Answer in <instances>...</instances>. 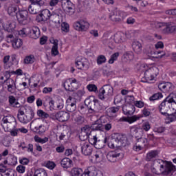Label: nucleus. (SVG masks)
Here are the masks:
<instances>
[{
    "label": "nucleus",
    "instance_id": "1",
    "mask_svg": "<svg viewBox=\"0 0 176 176\" xmlns=\"http://www.w3.org/2000/svg\"><path fill=\"white\" fill-rule=\"evenodd\" d=\"M151 171L157 175H170L176 171V167L171 162L163 161L162 160H154L151 166Z\"/></svg>",
    "mask_w": 176,
    "mask_h": 176
},
{
    "label": "nucleus",
    "instance_id": "2",
    "mask_svg": "<svg viewBox=\"0 0 176 176\" xmlns=\"http://www.w3.org/2000/svg\"><path fill=\"white\" fill-rule=\"evenodd\" d=\"M170 104L173 105L170 107V108L176 111V94L171 93L160 104L158 107L159 111H162V109H164L167 111L168 108H170Z\"/></svg>",
    "mask_w": 176,
    "mask_h": 176
},
{
    "label": "nucleus",
    "instance_id": "3",
    "mask_svg": "<svg viewBox=\"0 0 176 176\" xmlns=\"http://www.w3.org/2000/svg\"><path fill=\"white\" fill-rule=\"evenodd\" d=\"M85 104L87 105L89 113H94L102 109V107L100 105V102H98V100L95 99L94 96L87 98L85 100Z\"/></svg>",
    "mask_w": 176,
    "mask_h": 176
},
{
    "label": "nucleus",
    "instance_id": "4",
    "mask_svg": "<svg viewBox=\"0 0 176 176\" xmlns=\"http://www.w3.org/2000/svg\"><path fill=\"white\" fill-rule=\"evenodd\" d=\"M122 144H124V136L117 133L108 140L107 145L109 148L113 149L115 148H118L119 145H122Z\"/></svg>",
    "mask_w": 176,
    "mask_h": 176
},
{
    "label": "nucleus",
    "instance_id": "5",
    "mask_svg": "<svg viewBox=\"0 0 176 176\" xmlns=\"http://www.w3.org/2000/svg\"><path fill=\"white\" fill-rule=\"evenodd\" d=\"M16 19L19 24L22 25H25L30 23L31 17L28 14V11L27 10H20L16 15Z\"/></svg>",
    "mask_w": 176,
    "mask_h": 176
},
{
    "label": "nucleus",
    "instance_id": "6",
    "mask_svg": "<svg viewBox=\"0 0 176 176\" xmlns=\"http://www.w3.org/2000/svg\"><path fill=\"white\" fill-rule=\"evenodd\" d=\"M51 116H52V119L58 120L62 123L69 120V113L64 111H58L55 114L53 113Z\"/></svg>",
    "mask_w": 176,
    "mask_h": 176
},
{
    "label": "nucleus",
    "instance_id": "7",
    "mask_svg": "<svg viewBox=\"0 0 176 176\" xmlns=\"http://www.w3.org/2000/svg\"><path fill=\"white\" fill-rule=\"evenodd\" d=\"M35 120L34 128L33 129L34 133L36 134H38L39 135L43 134L45 131H46V127L44 126L42 123H43V120L39 118H36Z\"/></svg>",
    "mask_w": 176,
    "mask_h": 176
},
{
    "label": "nucleus",
    "instance_id": "8",
    "mask_svg": "<svg viewBox=\"0 0 176 176\" xmlns=\"http://www.w3.org/2000/svg\"><path fill=\"white\" fill-rule=\"evenodd\" d=\"M163 34H176V26H170L166 23H161L158 25Z\"/></svg>",
    "mask_w": 176,
    "mask_h": 176
},
{
    "label": "nucleus",
    "instance_id": "9",
    "mask_svg": "<svg viewBox=\"0 0 176 176\" xmlns=\"http://www.w3.org/2000/svg\"><path fill=\"white\" fill-rule=\"evenodd\" d=\"M51 16L52 14H50V11L49 10H43L38 15L36 16V21H37V23L47 21V20L50 19Z\"/></svg>",
    "mask_w": 176,
    "mask_h": 176
},
{
    "label": "nucleus",
    "instance_id": "10",
    "mask_svg": "<svg viewBox=\"0 0 176 176\" xmlns=\"http://www.w3.org/2000/svg\"><path fill=\"white\" fill-rule=\"evenodd\" d=\"M90 24L86 21L81 20L74 23L73 27L76 31H87Z\"/></svg>",
    "mask_w": 176,
    "mask_h": 176
},
{
    "label": "nucleus",
    "instance_id": "11",
    "mask_svg": "<svg viewBox=\"0 0 176 176\" xmlns=\"http://www.w3.org/2000/svg\"><path fill=\"white\" fill-rule=\"evenodd\" d=\"M66 102L67 104L66 107L67 112H75L76 111V99L69 96Z\"/></svg>",
    "mask_w": 176,
    "mask_h": 176
},
{
    "label": "nucleus",
    "instance_id": "12",
    "mask_svg": "<svg viewBox=\"0 0 176 176\" xmlns=\"http://www.w3.org/2000/svg\"><path fill=\"white\" fill-rule=\"evenodd\" d=\"M122 111L124 115L126 116H131L135 112V107L132 104H124L122 106Z\"/></svg>",
    "mask_w": 176,
    "mask_h": 176
},
{
    "label": "nucleus",
    "instance_id": "13",
    "mask_svg": "<svg viewBox=\"0 0 176 176\" xmlns=\"http://www.w3.org/2000/svg\"><path fill=\"white\" fill-rule=\"evenodd\" d=\"M167 110L162 109L161 111H160V113L162 115H164V116H166L167 123H171L172 122H175L176 120V111H175L174 113H168V109H170V107H167Z\"/></svg>",
    "mask_w": 176,
    "mask_h": 176
},
{
    "label": "nucleus",
    "instance_id": "14",
    "mask_svg": "<svg viewBox=\"0 0 176 176\" xmlns=\"http://www.w3.org/2000/svg\"><path fill=\"white\" fill-rule=\"evenodd\" d=\"M158 88L161 91H173L174 89V85L173 83L168 82H162L158 85Z\"/></svg>",
    "mask_w": 176,
    "mask_h": 176
},
{
    "label": "nucleus",
    "instance_id": "15",
    "mask_svg": "<svg viewBox=\"0 0 176 176\" xmlns=\"http://www.w3.org/2000/svg\"><path fill=\"white\" fill-rule=\"evenodd\" d=\"M89 131H90V126L89 125H86L81 129V133L79 135L80 141H86L89 138V135H90Z\"/></svg>",
    "mask_w": 176,
    "mask_h": 176
},
{
    "label": "nucleus",
    "instance_id": "16",
    "mask_svg": "<svg viewBox=\"0 0 176 176\" xmlns=\"http://www.w3.org/2000/svg\"><path fill=\"white\" fill-rule=\"evenodd\" d=\"M60 2L63 10H69V12L74 10L75 6L71 1V0H62Z\"/></svg>",
    "mask_w": 176,
    "mask_h": 176
},
{
    "label": "nucleus",
    "instance_id": "17",
    "mask_svg": "<svg viewBox=\"0 0 176 176\" xmlns=\"http://www.w3.org/2000/svg\"><path fill=\"white\" fill-rule=\"evenodd\" d=\"M23 111H25V115L30 122H31L35 116V113L32 109V107L30 106H23Z\"/></svg>",
    "mask_w": 176,
    "mask_h": 176
},
{
    "label": "nucleus",
    "instance_id": "18",
    "mask_svg": "<svg viewBox=\"0 0 176 176\" xmlns=\"http://www.w3.org/2000/svg\"><path fill=\"white\" fill-rule=\"evenodd\" d=\"M76 67H77L78 69H83L84 71H87L89 68V62L87 60L82 59L81 60H76L75 62Z\"/></svg>",
    "mask_w": 176,
    "mask_h": 176
},
{
    "label": "nucleus",
    "instance_id": "19",
    "mask_svg": "<svg viewBox=\"0 0 176 176\" xmlns=\"http://www.w3.org/2000/svg\"><path fill=\"white\" fill-rule=\"evenodd\" d=\"M19 11H20L19 6L16 5L10 6L7 10L8 14L11 17H14V16L16 17L17 14H19Z\"/></svg>",
    "mask_w": 176,
    "mask_h": 176
},
{
    "label": "nucleus",
    "instance_id": "20",
    "mask_svg": "<svg viewBox=\"0 0 176 176\" xmlns=\"http://www.w3.org/2000/svg\"><path fill=\"white\" fill-rule=\"evenodd\" d=\"M155 76L157 75L155 73V69H148L144 72V78L146 82H149V80H153L155 79Z\"/></svg>",
    "mask_w": 176,
    "mask_h": 176
},
{
    "label": "nucleus",
    "instance_id": "21",
    "mask_svg": "<svg viewBox=\"0 0 176 176\" xmlns=\"http://www.w3.org/2000/svg\"><path fill=\"white\" fill-rule=\"evenodd\" d=\"M120 154L116 151H110L107 154V159L111 163H115Z\"/></svg>",
    "mask_w": 176,
    "mask_h": 176
},
{
    "label": "nucleus",
    "instance_id": "22",
    "mask_svg": "<svg viewBox=\"0 0 176 176\" xmlns=\"http://www.w3.org/2000/svg\"><path fill=\"white\" fill-rule=\"evenodd\" d=\"M91 145H94L96 149H102L105 144H104V142L101 140H97V136H94L93 139L91 140Z\"/></svg>",
    "mask_w": 176,
    "mask_h": 176
},
{
    "label": "nucleus",
    "instance_id": "23",
    "mask_svg": "<svg viewBox=\"0 0 176 176\" xmlns=\"http://www.w3.org/2000/svg\"><path fill=\"white\" fill-rule=\"evenodd\" d=\"M132 130V133L133 137H135V138H142V135H144V130H142V129H141L140 126L139 127H135L133 126L131 128Z\"/></svg>",
    "mask_w": 176,
    "mask_h": 176
},
{
    "label": "nucleus",
    "instance_id": "24",
    "mask_svg": "<svg viewBox=\"0 0 176 176\" xmlns=\"http://www.w3.org/2000/svg\"><path fill=\"white\" fill-rule=\"evenodd\" d=\"M90 129H91L93 131H96L97 130H99L100 131H104L103 124L101 123V120H100L95 121V122L92 124L89 127V130Z\"/></svg>",
    "mask_w": 176,
    "mask_h": 176
},
{
    "label": "nucleus",
    "instance_id": "25",
    "mask_svg": "<svg viewBox=\"0 0 176 176\" xmlns=\"http://www.w3.org/2000/svg\"><path fill=\"white\" fill-rule=\"evenodd\" d=\"M81 152L85 156H90L93 152V147L90 144H83L81 147Z\"/></svg>",
    "mask_w": 176,
    "mask_h": 176
},
{
    "label": "nucleus",
    "instance_id": "26",
    "mask_svg": "<svg viewBox=\"0 0 176 176\" xmlns=\"http://www.w3.org/2000/svg\"><path fill=\"white\" fill-rule=\"evenodd\" d=\"M3 27L7 32H13V31H14V28H16V23L13 21H7L4 23Z\"/></svg>",
    "mask_w": 176,
    "mask_h": 176
},
{
    "label": "nucleus",
    "instance_id": "27",
    "mask_svg": "<svg viewBox=\"0 0 176 176\" xmlns=\"http://www.w3.org/2000/svg\"><path fill=\"white\" fill-rule=\"evenodd\" d=\"M74 162L68 157L63 158L60 162V165L63 168H71L74 166Z\"/></svg>",
    "mask_w": 176,
    "mask_h": 176
},
{
    "label": "nucleus",
    "instance_id": "28",
    "mask_svg": "<svg viewBox=\"0 0 176 176\" xmlns=\"http://www.w3.org/2000/svg\"><path fill=\"white\" fill-rule=\"evenodd\" d=\"M121 14H122V13H120V12H119V11L113 12L109 16V19L111 20V21H115L116 23H119V21H122V19H123V16Z\"/></svg>",
    "mask_w": 176,
    "mask_h": 176
},
{
    "label": "nucleus",
    "instance_id": "29",
    "mask_svg": "<svg viewBox=\"0 0 176 176\" xmlns=\"http://www.w3.org/2000/svg\"><path fill=\"white\" fill-rule=\"evenodd\" d=\"M132 47L136 54H141L142 52V45L139 41H133L132 43Z\"/></svg>",
    "mask_w": 176,
    "mask_h": 176
},
{
    "label": "nucleus",
    "instance_id": "30",
    "mask_svg": "<svg viewBox=\"0 0 176 176\" xmlns=\"http://www.w3.org/2000/svg\"><path fill=\"white\" fill-rule=\"evenodd\" d=\"M30 37L32 39H38L39 35H41V32H39V28H34L33 29L30 30Z\"/></svg>",
    "mask_w": 176,
    "mask_h": 176
},
{
    "label": "nucleus",
    "instance_id": "31",
    "mask_svg": "<svg viewBox=\"0 0 176 176\" xmlns=\"http://www.w3.org/2000/svg\"><path fill=\"white\" fill-rule=\"evenodd\" d=\"M140 116H133L131 117H122L120 118L121 122H128V123H134V122H137L139 120Z\"/></svg>",
    "mask_w": 176,
    "mask_h": 176
},
{
    "label": "nucleus",
    "instance_id": "32",
    "mask_svg": "<svg viewBox=\"0 0 176 176\" xmlns=\"http://www.w3.org/2000/svg\"><path fill=\"white\" fill-rule=\"evenodd\" d=\"M148 144V139L145 138H139L137 139L135 145H138L139 148H144Z\"/></svg>",
    "mask_w": 176,
    "mask_h": 176
},
{
    "label": "nucleus",
    "instance_id": "33",
    "mask_svg": "<svg viewBox=\"0 0 176 176\" xmlns=\"http://www.w3.org/2000/svg\"><path fill=\"white\" fill-rule=\"evenodd\" d=\"M12 43V47L14 49H20L23 46V40L21 38H14V40H10Z\"/></svg>",
    "mask_w": 176,
    "mask_h": 176
},
{
    "label": "nucleus",
    "instance_id": "34",
    "mask_svg": "<svg viewBox=\"0 0 176 176\" xmlns=\"http://www.w3.org/2000/svg\"><path fill=\"white\" fill-rule=\"evenodd\" d=\"M159 155V152L157 150L151 151L148 152L146 156V160L151 162L152 159H155Z\"/></svg>",
    "mask_w": 176,
    "mask_h": 176
},
{
    "label": "nucleus",
    "instance_id": "35",
    "mask_svg": "<svg viewBox=\"0 0 176 176\" xmlns=\"http://www.w3.org/2000/svg\"><path fill=\"white\" fill-rule=\"evenodd\" d=\"M10 58V56L8 55L4 56L3 59V63H4V68L5 69H9L13 65L14 63H9V60Z\"/></svg>",
    "mask_w": 176,
    "mask_h": 176
},
{
    "label": "nucleus",
    "instance_id": "36",
    "mask_svg": "<svg viewBox=\"0 0 176 176\" xmlns=\"http://www.w3.org/2000/svg\"><path fill=\"white\" fill-rule=\"evenodd\" d=\"M107 96H109V97H111L113 96V87L111 86V85H105L103 86Z\"/></svg>",
    "mask_w": 176,
    "mask_h": 176
},
{
    "label": "nucleus",
    "instance_id": "37",
    "mask_svg": "<svg viewBox=\"0 0 176 176\" xmlns=\"http://www.w3.org/2000/svg\"><path fill=\"white\" fill-rule=\"evenodd\" d=\"M70 174L72 176H82L83 175V170L82 168H74L72 169Z\"/></svg>",
    "mask_w": 176,
    "mask_h": 176
},
{
    "label": "nucleus",
    "instance_id": "38",
    "mask_svg": "<svg viewBox=\"0 0 176 176\" xmlns=\"http://www.w3.org/2000/svg\"><path fill=\"white\" fill-rule=\"evenodd\" d=\"M37 116H38V118H41L40 119L43 121L45 120V119H47V118H49V113L43 111V110L42 109L37 110Z\"/></svg>",
    "mask_w": 176,
    "mask_h": 176
},
{
    "label": "nucleus",
    "instance_id": "39",
    "mask_svg": "<svg viewBox=\"0 0 176 176\" xmlns=\"http://www.w3.org/2000/svg\"><path fill=\"white\" fill-rule=\"evenodd\" d=\"M63 87L67 91H73V87L71 85V79L66 80L63 84Z\"/></svg>",
    "mask_w": 176,
    "mask_h": 176
},
{
    "label": "nucleus",
    "instance_id": "40",
    "mask_svg": "<svg viewBox=\"0 0 176 176\" xmlns=\"http://www.w3.org/2000/svg\"><path fill=\"white\" fill-rule=\"evenodd\" d=\"M31 5H37L38 6H45L46 2L43 0H29Z\"/></svg>",
    "mask_w": 176,
    "mask_h": 176
},
{
    "label": "nucleus",
    "instance_id": "41",
    "mask_svg": "<svg viewBox=\"0 0 176 176\" xmlns=\"http://www.w3.org/2000/svg\"><path fill=\"white\" fill-rule=\"evenodd\" d=\"M34 61H35V56H34V55H30L25 58L23 62L25 64H33Z\"/></svg>",
    "mask_w": 176,
    "mask_h": 176
},
{
    "label": "nucleus",
    "instance_id": "42",
    "mask_svg": "<svg viewBox=\"0 0 176 176\" xmlns=\"http://www.w3.org/2000/svg\"><path fill=\"white\" fill-rule=\"evenodd\" d=\"M34 176H47V173L45 169L39 168L35 171Z\"/></svg>",
    "mask_w": 176,
    "mask_h": 176
},
{
    "label": "nucleus",
    "instance_id": "43",
    "mask_svg": "<svg viewBox=\"0 0 176 176\" xmlns=\"http://www.w3.org/2000/svg\"><path fill=\"white\" fill-rule=\"evenodd\" d=\"M122 33H118L114 35V41L116 43H122L123 42V36Z\"/></svg>",
    "mask_w": 176,
    "mask_h": 176
},
{
    "label": "nucleus",
    "instance_id": "44",
    "mask_svg": "<svg viewBox=\"0 0 176 176\" xmlns=\"http://www.w3.org/2000/svg\"><path fill=\"white\" fill-rule=\"evenodd\" d=\"M159 98H163V94L160 92L154 94L152 96L149 98L151 101H156V100H159Z\"/></svg>",
    "mask_w": 176,
    "mask_h": 176
},
{
    "label": "nucleus",
    "instance_id": "45",
    "mask_svg": "<svg viewBox=\"0 0 176 176\" xmlns=\"http://www.w3.org/2000/svg\"><path fill=\"white\" fill-rule=\"evenodd\" d=\"M134 96H130L127 95L125 96V102L126 104H131L132 105H134L135 101H134Z\"/></svg>",
    "mask_w": 176,
    "mask_h": 176
},
{
    "label": "nucleus",
    "instance_id": "46",
    "mask_svg": "<svg viewBox=\"0 0 176 176\" xmlns=\"http://www.w3.org/2000/svg\"><path fill=\"white\" fill-rule=\"evenodd\" d=\"M120 107L118 106L116 107H111L108 109V116H112V113H116L119 112Z\"/></svg>",
    "mask_w": 176,
    "mask_h": 176
},
{
    "label": "nucleus",
    "instance_id": "47",
    "mask_svg": "<svg viewBox=\"0 0 176 176\" xmlns=\"http://www.w3.org/2000/svg\"><path fill=\"white\" fill-rule=\"evenodd\" d=\"M17 118L18 120H19L21 123H23L24 124H26V123L30 122V120L26 116H25V117H23V116H20V114H17Z\"/></svg>",
    "mask_w": 176,
    "mask_h": 176
},
{
    "label": "nucleus",
    "instance_id": "48",
    "mask_svg": "<svg viewBox=\"0 0 176 176\" xmlns=\"http://www.w3.org/2000/svg\"><path fill=\"white\" fill-rule=\"evenodd\" d=\"M118 57H119V52H116L111 55L110 59L109 60V64H113V63L118 60Z\"/></svg>",
    "mask_w": 176,
    "mask_h": 176
},
{
    "label": "nucleus",
    "instance_id": "49",
    "mask_svg": "<svg viewBox=\"0 0 176 176\" xmlns=\"http://www.w3.org/2000/svg\"><path fill=\"white\" fill-rule=\"evenodd\" d=\"M107 61V58L104 55H100L97 58V64L98 65H101V64H104Z\"/></svg>",
    "mask_w": 176,
    "mask_h": 176
},
{
    "label": "nucleus",
    "instance_id": "50",
    "mask_svg": "<svg viewBox=\"0 0 176 176\" xmlns=\"http://www.w3.org/2000/svg\"><path fill=\"white\" fill-rule=\"evenodd\" d=\"M105 94L107 92L105 91V89L104 87L100 89L98 97L100 100H105Z\"/></svg>",
    "mask_w": 176,
    "mask_h": 176
},
{
    "label": "nucleus",
    "instance_id": "51",
    "mask_svg": "<svg viewBox=\"0 0 176 176\" xmlns=\"http://www.w3.org/2000/svg\"><path fill=\"white\" fill-rule=\"evenodd\" d=\"M94 171H91V167H89L85 170L82 176H94Z\"/></svg>",
    "mask_w": 176,
    "mask_h": 176
},
{
    "label": "nucleus",
    "instance_id": "52",
    "mask_svg": "<svg viewBox=\"0 0 176 176\" xmlns=\"http://www.w3.org/2000/svg\"><path fill=\"white\" fill-rule=\"evenodd\" d=\"M87 89H88L89 91H94L95 93L98 91L97 88V85L94 84H89L87 85Z\"/></svg>",
    "mask_w": 176,
    "mask_h": 176
},
{
    "label": "nucleus",
    "instance_id": "53",
    "mask_svg": "<svg viewBox=\"0 0 176 176\" xmlns=\"http://www.w3.org/2000/svg\"><path fill=\"white\" fill-rule=\"evenodd\" d=\"M61 30L64 32H69V25L65 22L62 23Z\"/></svg>",
    "mask_w": 176,
    "mask_h": 176
},
{
    "label": "nucleus",
    "instance_id": "54",
    "mask_svg": "<svg viewBox=\"0 0 176 176\" xmlns=\"http://www.w3.org/2000/svg\"><path fill=\"white\" fill-rule=\"evenodd\" d=\"M1 83H6L7 86H10V85H14V87H16V82H14V80L12 78L10 79H6L3 81H1Z\"/></svg>",
    "mask_w": 176,
    "mask_h": 176
},
{
    "label": "nucleus",
    "instance_id": "55",
    "mask_svg": "<svg viewBox=\"0 0 176 176\" xmlns=\"http://www.w3.org/2000/svg\"><path fill=\"white\" fill-rule=\"evenodd\" d=\"M6 176H17V172L14 169H8Z\"/></svg>",
    "mask_w": 176,
    "mask_h": 176
},
{
    "label": "nucleus",
    "instance_id": "56",
    "mask_svg": "<svg viewBox=\"0 0 176 176\" xmlns=\"http://www.w3.org/2000/svg\"><path fill=\"white\" fill-rule=\"evenodd\" d=\"M70 85H72V87H73V91H75V90H77L78 80H76V79L74 78L72 81H70Z\"/></svg>",
    "mask_w": 176,
    "mask_h": 176
},
{
    "label": "nucleus",
    "instance_id": "57",
    "mask_svg": "<svg viewBox=\"0 0 176 176\" xmlns=\"http://www.w3.org/2000/svg\"><path fill=\"white\" fill-rule=\"evenodd\" d=\"M143 131L144 130V131H149V130H151V124H149V122H145L142 124V128Z\"/></svg>",
    "mask_w": 176,
    "mask_h": 176
},
{
    "label": "nucleus",
    "instance_id": "58",
    "mask_svg": "<svg viewBox=\"0 0 176 176\" xmlns=\"http://www.w3.org/2000/svg\"><path fill=\"white\" fill-rule=\"evenodd\" d=\"M55 105L58 109H63V108H64V103L63 102V100H58L55 102Z\"/></svg>",
    "mask_w": 176,
    "mask_h": 176
},
{
    "label": "nucleus",
    "instance_id": "59",
    "mask_svg": "<svg viewBox=\"0 0 176 176\" xmlns=\"http://www.w3.org/2000/svg\"><path fill=\"white\" fill-rule=\"evenodd\" d=\"M74 120L78 123V124H82L83 122H85V118L82 117V116H78L76 117Z\"/></svg>",
    "mask_w": 176,
    "mask_h": 176
},
{
    "label": "nucleus",
    "instance_id": "60",
    "mask_svg": "<svg viewBox=\"0 0 176 176\" xmlns=\"http://www.w3.org/2000/svg\"><path fill=\"white\" fill-rule=\"evenodd\" d=\"M87 105H86V104L85 103V106L84 105H80L78 108V111H80V112L81 113H86V112H87Z\"/></svg>",
    "mask_w": 176,
    "mask_h": 176
},
{
    "label": "nucleus",
    "instance_id": "61",
    "mask_svg": "<svg viewBox=\"0 0 176 176\" xmlns=\"http://www.w3.org/2000/svg\"><path fill=\"white\" fill-rule=\"evenodd\" d=\"M16 171L19 173L20 174H24L25 172V166L23 165H19L16 167Z\"/></svg>",
    "mask_w": 176,
    "mask_h": 176
},
{
    "label": "nucleus",
    "instance_id": "62",
    "mask_svg": "<svg viewBox=\"0 0 176 176\" xmlns=\"http://www.w3.org/2000/svg\"><path fill=\"white\" fill-rule=\"evenodd\" d=\"M45 167L50 168V170H53L56 167V164L53 162L48 161L45 165Z\"/></svg>",
    "mask_w": 176,
    "mask_h": 176
},
{
    "label": "nucleus",
    "instance_id": "63",
    "mask_svg": "<svg viewBox=\"0 0 176 176\" xmlns=\"http://www.w3.org/2000/svg\"><path fill=\"white\" fill-rule=\"evenodd\" d=\"M166 14L168 16H176V8L172 10H168L165 11Z\"/></svg>",
    "mask_w": 176,
    "mask_h": 176
},
{
    "label": "nucleus",
    "instance_id": "64",
    "mask_svg": "<svg viewBox=\"0 0 176 176\" xmlns=\"http://www.w3.org/2000/svg\"><path fill=\"white\" fill-rule=\"evenodd\" d=\"M122 96L120 95H117L115 98H114V104L115 105H116V104H120V102H122Z\"/></svg>",
    "mask_w": 176,
    "mask_h": 176
}]
</instances>
